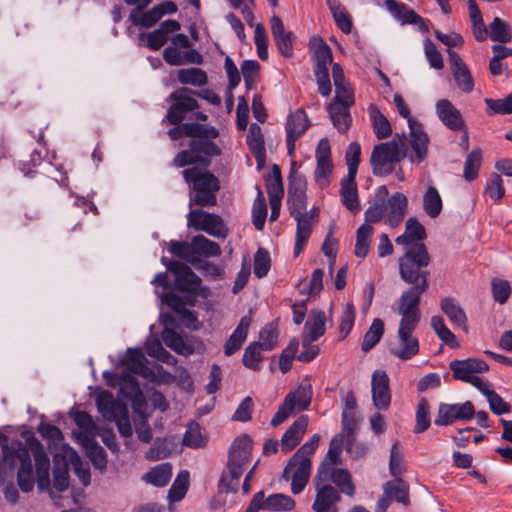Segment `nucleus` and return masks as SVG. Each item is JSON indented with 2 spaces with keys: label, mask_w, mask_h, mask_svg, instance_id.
Here are the masks:
<instances>
[{
  "label": "nucleus",
  "mask_w": 512,
  "mask_h": 512,
  "mask_svg": "<svg viewBox=\"0 0 512 512\" xmlns=\"http://www.w3.org/2000/svg\"><path fill=\"white\" fill-rule=\"evenodd\" d=\"M443 208L442 198L434 186L428 187L423 196V209L430 218L440 215Z\"/></svg>",
  "instance_id": "44"
},
{
  "label": "nucleus",
  "mask_w": 512,
  "mask_h": 512,
  "mask_svg": "<svg viewBox=\"0 0 512 512\" xmlns=\"http://www.w3.org/2000/svg\"><path fill=\"white\" fill-rule=\"evenodd\" d=\"M195 91L188 88H179L172 92L169 100L172 101L165 119L172 125L180 124L187 113L194 112L199 108L197 100L194 98Z\"/></svg>",
  "instance_id": "9"
},
{
  "label": "nucleus",
  "mask_w": 512,
  "mask_h": 512,
  "mask_svg": "<svg viewBox=\"0 0 512 512\" xmlns=\"http://www.w3.org/2000/svg\"><path fill=\"white\" fill-rule=\"evenodd\" d=\"M384 494L391 500L403 504L409 502L408 488L400 478H396L394 481H388L384 485Z\"/></svg>",
  "instance_id": "49"
},
{
  "label": "nucleus",
  "mask_w": 512,
  "mask_h": 512,
  "mask_svg": "<svg viewBox=\"0 0 512 512\" xmlns=\"http://www.w3.org/2000/svg\"><path fill=\"white\" fill-rule=\"evenodd\" d=\"M188 225L217 238H225L228 229L222 218L202 209H191L187 215Z\"/></svg>",
  "instance_id": "11"
},
{
  "label": "nucleus",
  "mask_w": 512,
  "mask_h": 512,
  "mask_svg": "<svg viewBox=\"0 0 512 512\" xmlns=\"http://www.w3.org/2000/svg\"><path fill=\"white\" fill-rule=\"evenodd\" d=\"M162 263L175 276V287L182 292H196L200 285V278L185 263L162 258Z\"/></svg>",
  "instance_id": "15"
},
{
  "label": "nucleus",
  "mask_w": 512,
  "mask_h": 512,
  "mask_svg": "<svg viewBox=\"0 0 512 512\" xmlns=\"http://www.w3.org/2000/svg\"><path fill=\"white\" fill-rule=\"evenodd\" d=\"M373 405L377 410H387L391 404L389 377L384 370H376L371 378Z\"/></svg>",
  "instance_id": "17"
},
{
  "label": "nucleus",
  "mask_w": 512,
  "mask_h": 512,
  "mask_svg": "<svg viewBox=\"0 0 512 512\" xmlns=\"http://www.w3.org/2000/svg\"><path fill=\"white\" fill-rule=\"evenodd\" d=\"M329 65L330 64L316 63L314 68V75L318 85V91L324 97L329 96L332 90L328 70Z\"/></svg>",
  "instance_id": "61"
},
{
  "label": "nucleus",
  "mask_w": 512,
  "mask_h": 512,
  "mask_svg": "<svg viewBox=\"0 0 512 512\" xmlns=\"http://www.w3.org/2000/svg\"><path fill=\"white\" fill-rule=\"evenodd\" d=\"M337 27L345 34L352 30V20L345 7L338 0H326Z\"/></svg>",
  "instance_id": "40"
},
{
  "label": "nucleus",
  "mask_w": 512,
  "mask_h": 512,
  "mask_svg": "<svg viewBox=\"0 0 512 512\" xmlns=\"http://www.w3.org/2000/svg\"><path fill=\"white\" fill-rule=\"evenodd\" d=\"M317 165L315 170V181L317 185L323 189L328 187L330 180L329 177L333 170V164L331 159H325L324 157H320L316 159Z\"/></svg>",
  "instance_id": "60"
},
{
  "label": "nucleus",
  "mask_w": 512,
  "mask_h": 512,
  "mask_svg": "<svg viewBox=\"0 0 512 512\" xmlns=\"http://www.w3.org/2000/svg\"><path fill=\"white\" fill-rule=\"evenodd\" d=\"M271 32L279 52L285 57L292 56V45L295 36L293 32L285 30L284 24L280 17L273 16L271 18Z\"/></svg>",
  "instance_id": "30"
},
{
  "label": "nucleus",
  "mask_w": 512,
  "mask_h": 512,
  "mask_svg": "<svg viewBox=\"0 0 512 512\" xmlns=\"http://www.w3.org/2000/svg\"><path fill=\"white\" fill-rule=\"evenodd\" d=\"M488 37L495 42L508 43L512 39V29L507 21L495 17L489 24Z\"/></svg>",
  "instance_id": "43"
},
{
  "label": "nucleus",
  "mask_w": 512,
  "mask_h": 512,
  "mask_svg": "<svg viewBox=\"0 0 512 512\" xmlns=\"http://www.w3.org/2000/svg\"><path fill=\"white\" fill-rule=\"evenodd\" d=\"M30 450L35 461L37 484L40 490H45L50 485V460L43 449V446L37 440L30 443Z\"/></svg>",
  "instance_id": "25"
},
{
  "label": "nucleus",
  "mask_w": 512,
  "mask_h": 512,
  "mask_svg": "<svg viewBox=\"0 0 512 512\" xmlns=\"http://www.w3.org/2000/svg\"><path fill=\"white\" fill-rule=\"evenodd\" d=\"M318 469H324L323 473L324 482H332L338 488V491L353 497L355 495V485L352 476L348 470L343 468L329 467L326 463H322Z\"/></svg>",
  "instance_id": "20"
},
{
  "label": "nucleus",
  "mask_w": 512,
  "mask_h": 512,
  "mask_svg": "<svg viewBox=\"0 0 512 512\" xmlns=\"http://www.w3.org/2000/svg\"><path fill=\"white\" fill-rule=\"evenodd\" d=\"M394 103L398 113L407 119L410 130L409 142L413 150L416 151V157L414 159L424 161L428 155L429 137L427 133L423 130L422 125L415 118L410 116V109L401 95H394Z\"/></svg>",
  "instance_id": "7"
},
{
  "label": "nucleus",
  "mask_w": 512,
  "mask_h": 512,
  "mask_svg": "<svg viewBox=\"0 0 512 512\" xmlns=\"http://www.w3.org/2000/svg\"><path fill=\"white\" fill-rule=\"evenodd\" d=\"M247 144L257 160L264 157V137L259 125L251 124L247 135Z\"/></svg>",
  "instance_id": "50"
},
{
  "label": "nucleus",
  "mask_w": 512,
  "mask_h": 512,
  "mask_svg": "<svg viewBox=\"0 0 512 512\" xmlns=\"http://www.w3.org/2000/svg\"><path fill=\"white\" fill-rule=\"evenodd\" d=\"M355 178L356 176H346L343 178L340 191L343 205L353 213H357L360 210Z\"/></svg>",
  "instance_id": "33"
},
{
  "label": "nucleus",
  "mask_w": 512,
  "mask_h": 512,
  "mask_svg": "<svg viewBox=\"0 0 512 512\" xmlns=\"http://www.w3.org/2000/svg\"><path fill=\"white\" fill-rule=\"evenodd\" d=\"M453 377L457 380L469 382L476 373H483L489 370V365L480 359L468 358L465 360H454L449 365Z\"/></svg>",
  "instance_id": "21"
},
{
  "label": "nucleus",
  "mask_w": 512,
  "mask_h": 512,
  "mask_svg": "<svg viewBox=\"0 0 512 512\" xmlns=\"http://www.w3.org/2000/svg\"><path fill=\"white\" fill-rule=\"evenodd\" d=\"M82 446L85 449L87 457L95 468L104 470L107 465V455L105 450L89 435H85L82 440Z\"/></svg>",
  "instance_id": "36"
},
{
  "label": "nucleus",
  "mask_w": 512,
  "mask_h": 512,
  "mask_svg": "<svg viewBox=\"0 0 512 512\" xmlns=\"http://www.w3.org/2000/svg\"><path fill=\"white\" fill-rule=\"evenodd\" d=\"M264 350L260 345L255 342L249 344L243 354V364L246 368L258 371L261 368L262 355L261 351Z\"/></svg>",
  "instance_id": "58"
},
{
  "label": "nucleus",
  "mask_w": 512,
  "mask_h": 512,
  "mask_svg": "<svg viewBox=\"0 0 512 512\" xmlns=\"http://www.w3.org/2000/svg\"><path fill=\"white\" fill-rule=\"evenodd\" d=\"M416 425L414 427L413 432L416 434L425 432L431 424L430 418V406L425 398H421L417 405L416 410Z\"/></svg>",
  "instance_id": "54"
},
{
  "label": "nucleus",
  "mask_w": 512,
  "mask_h": 512,
  "mask_svg": "<svg viewBox=\"0 0 512 512\" xmlns=\"http://www.w3.org/2000/svg\"><path fill=\"white\" fill-rule=\"evenodd\" d=\"M436 113L445 126L453 131H459L464 127V120L460 111L447 99L436 103Z\"/></svg>",
  "instance_id": "29"
},
{
  "label": "nucleus",
  "mask_w": 512,
  "mask_h": 512,
  "mask_svg": "<svg viewBox=\"0 0 512 512\" xmlns=\"http://www.w3.org/2000/svg\"><path fill=\"white\" fill-rule=\"evenodd\" d=\"M326 315L323 311L313 312L304 326L303 337L316 341L325 334Z\"/></svg>",
  "instance_id": "38"
},
{
  "label": "nucleus",
  "mask_w": 512,
  "mask_h": 512,
  "mask_svg": "<svg viewBox=\"0 0 512 512\" xmlns=\"http://www.w3.org/2000/svg\"><path fill=\"white\" fill-rule=\"evenodd\" d=\"M407 157L412 163H421L416 157V151L410 145L409 138L404 134H396L390 141L375 145L370 164L375 176H388L403 158Z\"/></svg>",
  "instance_id": "1"
},
{
  "label": "nucleus",
  "mask_w": 512,
  "mask_h": 512,
  "mask_svg": "<svg viewBox=\"0 0 512 512\" xmlns=\"http://www.w3.org/2000/svg\"><path fill=\"white\" fill-rule=\"evenodd\" d=\"M384 5L389 13L402 25L414 24L418 25L420 30L424 32L428 31V26L424 19L407 5L397 2L396 0H385Z\"/></svg>",
  "instance_id": "23"
},
{
  "label": "nucleus",
  "mask_w": 512,
  "mask_h": 512,
  "mask_svg": "<svg viewBox=\"0 0 512 512\" xmlns=\"http://www.w3.org/2000/svg\"><path fill=\"white\" fill-rule=\"evenodd\" d=\"M484 102L489 116L512 114V92L503 99L485 98Z\"/></svg>",
  "instance_id": "52"
},
{
  "label": "nucleus",
  "mask_w": 512,
  "mask_h": 512,
  "mask_svg": "<svg viewBox=\"0 0 512 512\" xmlns=\"http://www.w3.org/2000/svg\"><path fill=\"white\" fill-rule=\"evenodd\" d=\"M431 327L437 334V336L448 346L451 348L457 347L458 343L456 341L455 335L450 331V329L445 325L444 320L441 316H433L431 318Z\"/></svg>",
  "instance_id": "59"
},
{
  "label": "nucleus",
  "mask_w": 512,
  "mask_h": 512,
  "mask_svg": "<svg viewBox=\"0 0 512 512\" xmlns=\"http://www.w3.org/2000/svg\"><path fill=\"white\" fill-rule=\"evenodd\" d=\"M384 334V322L380 318H375L365 333L361 349L364 352L371 350L382 338Z\"/></svg>",
  "instance_id": "48"
},
{
  "label": "nucleus",
  "mask_w": 512,
  "mask_h": 512,
  "mask_svg": "<svg viewBox=\"0 0 512 512\" xmlns=\"http://www.w3.org/2000/svg\"><path fill=\"white\" fill-rule=\"evenodd\" d=\"M163 17V12H160L159 7L154 6L149 11L138 16L135 12L130 14V20L135 25H140L144 28L154 26Z\"/></svg>",
  "instance_id": "62"
},
{
  "label": "nucleus",
  "mask_w": 512,
  "mask_h": 512,
  "mask_svg": "<svg viewBox=\"0 0 512 512\" xmlns=\"http://www.w3.org/2000/svg\"><path fill=\"white\" fill-rule=\"evenodd\" d=\"M474 414V405L470 401L457 404L440 403L434 423L437 426H448L458 420H470Z\"/></svg>",
  "instance_id": "16"
},
{
  "label": "nucleus",
  "mask_w": 512,
  "mask_h": 512,
  "mask_svg": "<svg viewBox=\"0 0 512 512\" xmlns=\"http://www.w3.org/2000/svg\"><path fill=\"white\" fill-rule=\"evenodd\" d=\"M98 411L110 422H115L119 433L123 437L132 435V426L129 421V411L125 403L114 398L109 391H102L96 399Z\"/></svg>",
  "instance_id": "5"
},
{
  "label": "nucleus",
  "mask_w": 512,
  "mask_h": 512,
  "mask_svg": "<svg viewBox=\"0 0 512 512\" xmlns=\"http://www.w3.org/2000/svg\"><path fill=\"white\" fill-rule=\"evenodd\" d=\"M194 255L205 257H217L221 255V248L218 243L209 240L203 235H196L192 238Z\"/></svg>",
  "instance_id": "45"
},
{
  "label": "nucleus",
  "mask_w": 512,
  "mask_h": 512,
  "mask_svg": "<svg viewBox=\"0 0 512 512\" xmlns=\"http://www.w3.org/2000/svg\"><path fill=\"white\" fill-rule=\"evenodd\" d=\"M442 312L448 317L451 323L459 326L464 331L468 330L467 315L458 301L453 297H444L440 301Z\"/></svg>",
  "instance_id": "32"
},
{
  "label": "nucleus",
  "mask_w": 512,
  "mask_h": 512,
  "mask_svg": "<svg viewBox=\"0 0 512 512\" xmlns=\"http://www.w3.org/2000/svg\"><path fill=\"white\" fill-rule=\"evenodd\" d=\"M297 222L294 256L297 257L304 249L312 231L313 215L305 213L292 216Z\"/></svg>",
  "instance_id": "31"
},
{
  "label": "nucleus",
  "mask_w": 512,
  "mask_h": 512,
  "mask_svg": "<svg viewBox=\"0 0 512 512\" xmlns=\"http://www.w3.org/2000/svg\"><path fill=\"white\" fill-rule=\"evenodd\" d=\"M181 174L190 187V207L193 205L212 207L217 204L220 181L214 174L198 167L184 169Z\"/></svg>",
  "instance_id": "3"
},
{
  "label": "nucleus",
  "mask_w": 512,
  "mask_h": 512,
  "mask_svg": "<svg viewBox=\"0 0 512 512\" xmlns=\"http://www.w3.org/2000/svg\"><path fill=\"white\" fill-rule=\"evenodd\" d=\"M177 76L180 83L195 87L204 86L208 81L206 72L196 67L180 69Z\"/></svg>",
  "instance_id": "47"
},
{
  "label": "nucleus",
  "mask_w": 512,
  "mask_h": 512,
  "mask_svg": "<svg viewBox=\"0 0 512 512\" xmlns=\"http://www.w3.org/2000/svg\"><path fill=\"white\" fill-rule=\"evenodd\" d=\"M271 268L269 252L264 248H258L254 255L253 272L257 278L265 277Z\"/></svg>",
  "instance_id": "63"
},
{
  "label": "nucleus",
  "mask_w": 512,
  "mask_h": 512,
  "mask_svg": "<svg viewBox=\"0 0 512 512\" xmlns=\"http://www.w3.org/2000/svg\"><path fill=\"white\" fill-rule=\"evenodd\" d=\"M6 458L15 457L20 462V468L17 473V481L23 492H30L34 488L35 480L33 475V466L29 449L21 442L12 443L11 447H4Z\"/></svg>",
  "instance_id": "8"
},
{
  "label": "nucleus",
  "mask_w": 512,
  "mask_h": 512,
  "mask_svg": "<svg viewBox=\"0 0 512 512\" xmlns=\"http://www.w3.org/2000/svg\"><path fill=\"white\" fill-rule=\"evenodd\" d=\"M492 296L498 304H505L512 294V288L507 280L494 278L491 282Z\"/></svg>",
  "instance_id": "64"
},
{
  "label": "nucleus",
  "mask_w": 512,
  "mask_h": 512,
  "mask_svg": "<svg viewBox=\"0 0 512 512\" xmlns=\"http://www.w3.org/2000/svg\"><path fill=\"white\" fill-rule=\"evenodd\" d=\"M207 439L202 435L200 425L191 421L188 423L183 437V445L192 449H199L206 446Z\"/></svg>",
  "instance_id": "46"
},
{
  "label": "nucleus",
  "mask_w": 512,
  "mask_h": 512,
  "mask_svg": "<svg viewBox=\"0 0 512 512\" xmlns=\"http://www.w3.org/2000/svg\"><path fill=\"white\" fill-rule=\"evenodd\" d=\"M310 122L306 113L302 109H297L288 115L286 123V136L295 138L301 137L309 128Z\"/></svg>",
  "instance_id": "37"
},
{
  "label": "nucleus",
  "mask_w": 512,
  "mask_h": 512,
  "mask_svg": "<svg viewBox=\"0 0 512 512\" xmlns=\"http://www.w3.org/2000/svg\"><path fill=\"white\" fill-rule=\"evenodd\" d=\"M254 496L259 497L258 504L262 510L288 512L292 511L296 506V502L292 497L282 493L271 494L265 498L264 491H259Z\"/></svg>",
  "instance_id": "27"
},
{
  "label": "nucleus",
  "mask_w": 512,
  "mask_h": 512,
  "mask_svg": "<svg viewBox=\"0 0 512 512\" xmlns=\"http://www.w3.org/2000/svg\"><path fill=\"white\" fill-rule=\"evenodd\" d=\"M450 69L454 82L459 90L470 93L474 89V78L460 55L454 50L448 49Z\"/></svg>",
  "instance_id": "18"
},
{
  "label": "nucleus",
  "mask_w": 512,
  "mask_h": 512,
  "mask_svg": "<svg viewBox=\"0 0 512 512\" xmlns=\"http://www.w3.org/2000/svg\"><path fill=\"white\" fill-rule=\"evenodd\" d=\"M250 326V319L242 317L238 326L227 339L224 345V353L226 356H231L237 352L245 342Z\"/></svg>",
  "instance_id": "34"
},
{
  "label": "nucleus",
  "mask_w": 512,
  "mask_h": 512,
  "mask_svg": "<svg viewBox=\"0 0 512 512\" xmlns=\"http://www.w3.org/2000/svg\"><path fill=\"white\" fill-rule=\"evenodd\" d=\"M427 237L425 227L415 217H410L405 224L403 234L395 239V243L407 251L419 245H425L423 242Z\"/></svg>",
  "instance_id": "19"
},
{
  "label": "nucleus",
  "mask_w": 512,
  "mask_h": 512,
  "mask_svg": "<svg viewBox=\"0 0 512 512\" xmlns=\"http://www.w3.org/2000/svg\"><path fill=\"white\" fill-rule=\"evenodd\" d=\"M173 166L181 168L188 165L199 164L206 168L210 165V159H207L201 155H196L191 148L188 150L180 151L173 159Z\"/></svg>",
  "instance_id": "51"
},
{
  "label": "nucleus",
  "mask_w": 512,
  "mask_h": 512,
  "mask_svg": "<svg viewBox=\"0 0 512 512\" xmlns=\"http://www.w3.org/2000/svg\"><path fill=\"white\" fill-rule=\"evenodd\" d=\"M127 357V369L121 371L119 374L106 371L103 373V376L107 385L112 387L119 385L120 393L129 400L141 391L135 375H140L145 379H152L154 375L151 369L147 367V359L140 349H128Z\"/></svg>",
  "instance_id": "2"
},
{
  "label": "nucleus",
  "mask_w": 512,
  "mask_h": 512,
  "mask_svg": "<svg viewBox=\"0 0 512 512\" xmlns=\"http://www.w3.org/2000/svg\"><path fill=\"white\" fill-rule=\"evenodd\" d=\"M251 451L252 440L250 437L248 435H241L237 437L230 447L227 466L233 468L238 467L244 471L245 467L250 462Z\"/></svg>",
  "instance_id": "22"
},
{
  "label": "nucleus",
  "mask_w": 512,
  "mask_h": 512,
  "mask_svg": "<svg viewBox=\"0 0 512 512\" xmlns=\"http://www.w3.org/2000/svg\"><path fill=\"white\" fill-rule=\"evenodd\" d=\"M312 394L311 384L302 382L296 390L285 396L271 420V425L276 427L286 421L295 411L307 410L312 400Z\"/></svg>",
  "instance_id": "6"
},
{
  "label": "nucleus",
  "mask_w": 512,
  "mask_h": 512,
  "mask_svg": "<svg viewBox=\"0 0 512 512\" xmlns=\"http://www.w3.org/2000/svg\"><path fill=\"white\" fill-rule=\"evenodd\" d=\"M431 263V256L426 245H419L404 251L399 258V274L401 279L412 286L428 288L430 273L426 268Z\"/></svg>",
  "instance_id": "4"
},
{
  "label": "nucleus",
  "mask_w": 512,
  "mask_h": 512,
  "mask_svg": "<svg viewBox=\"0 0 512 512\" xmlns=\"http://www.w3.org/2000/svg\"><path fill=\"white\" fill-rule=\"evenodd\" d=\"M385 207V223L391 227H398L406 214L408 207L407 197L401 193L396 192L384 202Z\"/></svg>",
  "instance_id": "24"
},
{
  "label": "nucleus",
  "mask_w": 512,
  "mask_h": 512,
  "mask_svg": "<svg viewBox=\"0 0 512 512\" xmlns=\"http://www.w3.org/2000/svg\"><path fill=\"white\" fill-rule=\"evenodd\" d=\"M416 324L400 323L397 341L389 345V352L400 360H410L419 353V341L413 336Z\"/></svg>",
  "instance_id": "10"
},
{
  "label": "nucleus",
  "mask_w": 512,
  "mask_h": 512,
  "mask_svg": "<svg viewBox=\"0 0 512 512\" xmlns=\"http://www.w3.org/2000/svg\"><path fill=\"white\" fill-rule=\"evenodd\" d=\"M369 114L377 139L382 140L391 136L392 127L386 116H384L375 106L369 107Z\"/></svg>",
  "instance_id": "42"
},
{
  "label": "nucleus",
  "mask_w": 512,
  "mask_h": 512,
  "mask_svg": "<svg viewBox=\"0 0 512 512\" xmlns=\"http://www.w3.org/2000/svg\"><path fill=\"white\" fill-rule=\"evenodd\" d=\"M188 484H189V472L184 470L181 471L176 479L174 480V483L172 484L171 488L168 491V499L170 502H178L182 500L188 490Z\"/></svg>",
  "instance_id": "53"
},
{
  "label": "nucleus",
  "mask_w": 512,
  "mask_h": 512,
  "mask_svg": "<svg viewBox=\"0 0 512 512\" xmlns=\"http://www.w3.org/2000/svg\"><path fill=\"white\" fill-rule=\"evenodd\" d=\"M172 477V466L170 463H162L154 468H152L150 471H148L146 474L143 475L142 479L157 487H164L166 486Z\"/></svg>",
  "instance_id": "39"
},
{
  "label": "nucleus",
  "mask_w": 512,
  "mask_h": 512,
  "mask_svg": "<svg viewBox=\"0 0 512 512\" xmlns=\"http://www.w3.org/2000/svg\"><path fill=\"white\" fill-rule=\"evenodd\" d=\"M311 473V459L298 458L294 455L289 460L283 471V478L291 480V492L294 495L300 494L307 486Z\"/></svg>",
  "instance_id": "14"
},
{
  "label": "nucleus",
  "mask_w": 512,
  "mask_h": 512,
  "mask_svg": "<svg viewBox=\"0 0 512 512\" xmlns=\"http://www.w3.org/2000/svg\"><path fill=\"white\" fill-rule=\"evenodd\" d=\"M323 473L324 469H318L314 478L316 496L312 509L339 512L337 504L341 500L340 493L330 483L324 482Z\"/></svg>",
  "instance_id": "13"
},
{
  "label": "nucleus",
  "mask_w": 512,
  "mask_h": 512,
  "mask_svg": "<svg viewBox=\"0 0 512 512\" xmlns=\"http://www.w3.org/2000/svg\"><path fill=\"white\" fill-rule=\"evenodd\" d=\"M267 217V205L262 192L259 191L252 207V223L254 227L261 231L264 228Z\"/></svg>",
  "instance_id": "57"
},
{
  "label": "nucleus",
  "mask_w": 512,
  "mask_h": 512,
  "mask_svg": "<svg viewBox=\"0 0 512 512\" xmlns=\"http://www.w3.org/2000/svg\"><path fill=\"white\" fill-rule=\"evenodd\" d=\"M332 77L335 85V97L331 103L352 106L354 104L353 90L346 81L342 67L337 63L332 66Z\"/></svg>",
  "instance_id": "26"
},
{
  "label": "nucleus",
  "mask_w": 512,
  "mask_h": 512,
  "mask_svg": "<svg viewBox=\"0 0 512 512\" xmlns=\"http://www.w3.org/2000/svg\"><path fill=\"white\" fill-rule=\"evenodd\" d=\"M308 422L309 417L307 415H301L293 422L281 438L282 451L290 452L299 444L307 430Z\"/></svg>",
  "instance_id": "28"
},
{
  "label": "nucleus",
  "mask_w": 512,
  "mask_h": 512,
  "mask_svg": "<svg viewBox=\"0 0 512 512\" xmlns=\"http://www.w3.org/2000/svg\"><path fill=\"white\" fill-rule=\"evenodd\" d=\"M189 148H191L196 155H201L207 159L213 156H218L221 153L220 148L213 141L203 137L191 140Z\"/></svg>",
  "instance_id": "55"
},
{
  "label": "nucleus",
  "mask_w": 512,
  "mask_h": 512,
  "mask_svg": "<svg viewBox=\"0 0 512 512\" xmlns=\"http://www.w3.org/2000/svg\"><path fill=\"white\" fill-rule=\"evenodd\" d=\"M351 106L339 104V103H330L327 107L328 113L330 115L331 121L334 127L340 132L345 133L350 128L352 123V118L349 112V108Z\"/></svg>",
  "instance_id": "35"
},
{
  "label": "nucleus",
  "mask_w": 512,
  "mask_h": 512,
  "mask_svg": "<svg viewBox=\"0 0 512 512\" xmlns=\"http://www.w3.org/2000/svg\"><path fill=\"white\" fill-rule=\"evenodd\" d=\"M481 163L482 152L480 149H474L467 155L463 171V176L467 181H473L477 178Z\"/></svg>",
  "instance_id": "56"
},
{
  "label": "nucleus",
  "mask_w": 512,
  "mask_h": 512,
  "mask_svg": "<svg viewBox=\"0 0 512 512\" xmlns=\"http://www.w3.org/2000/svg\"><path fill=\"white\" fill-rule=\"evenodd\" d=\"M428 288L411 286L404 291L400 296L398 304V313L401 315L400 323L418 324L420 321L419 304L421 295L427 291Z\"/></svg>",
  "instance_id": "12"
},
{
  "label": "nucleus",
  "mask_w": 512,
  "mask_h": 512,
  "mask_svg": "<svg viewBox=\"0 0 512 512\" xmlns=\"http://www.w3.org/2000/svg\"><path fill=\"white\" fill-rule=\"evenodd\" d=\"M374 228L369 224H362L356 232L355 256L358 258H365L370 250V244Z\"/></svg>",
  "instance_id": "41"
}]
</instances>
